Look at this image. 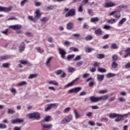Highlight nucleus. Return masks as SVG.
<instances>
[{"label":"nucleus","instance_id":"f257e3e1","mask_svg":"<svg viewBox=\"0 0 130 130\" xmlns=\"http://www.w3.org/2000/svg\"><path fill=\"white\" fill-rule=\"evenodd\" d=\"M109 97V96H108V95H104L100 97L90 96L89 100L92 103H96L99 102V101H102V100H107Z\"/></svg>","mask_w":130,"mask_h":130},{"label":"nucleus","instance_id":"f03ea898","mask_svg":"<svg viewBox=\"0 0 130 130\" xmlns=\"http://www.w3.org/2000/svg\"><path fill=\"white\" fill-rule=\"evenodd\" d=\"M64 13H67L65 15L66 18H69V17H74L76 15V9H69V8H64Z\"/></svg>","mask_w":130,"mask_h":130},{"label":"nucleus","instance_id":"7ed1b4c3","mask_svg":"<svg viewBox=\"0 0 130 130\" xmlns=\"http://www.w3.org/2000/svg\"><path fill=\"white\" fill-rule=\"evenodd\" d=\"M27 116L29 119H32V118L37 119V120L40 119V113L37 112L29 113L27 114Z\"/></svg>","mask_w":130,"mask_h":130},{"label":"nucleus","instance_id":"20e7f679","mask_svg":"<svg viewBox=\"0 0 130 130\" xmlns=\"http://www.w3.org/2000/svg\"><path fill=\"white\" fill-rule=\"evenodd\" d=\"M109 16H113L114 18L119 19V17L121 16V14L117 11H114L109 13Z\"/></svg>","mask_w":130,"mask_h":130},{"label":"nucleus","instance_id":"39448f33","mask_svg":"<svg viewBox=\"0 0 130 130\" xmlns=\"http://www.w3.org/2000/svg\"><path fill=\"white\" fill-rule=\"evenodd\" d=\"M115 6H116V4L114 3L113 2H106L104 5V8H113V7H115Z\"/></svg>","mask_w":130,"mask_h":130},{"label":"nucleus","instance_id":"423d86ee","mask_svg":"<svg viewBox=\"0 0 130 130\" xmlns=\"http://www.w3.org/2000/svg\"><path fill=\"white\" fill-rule=\"evenodd\" d=\"M58 50L59 51V54L61 55V57L64 59V58H66V54H67L66 50L62 48H58Z\"/></svg>","mask_w":130,"mask_h":130},{"label":"nucleus","instance_id":"0eeeda50","mask_svg":"<svg viewBox=\"0 0 130 130\" xmlns=\"http://www.w3.org/2000/svg\"><path fill=\"white\" fill-rule=\"evenodd\" d=\"M22 122H24V119H20V118H17L15 119H13L11 120V123L12 124H16L17 123H22Z\"/></svg>","mask_w":130,"mask_h":130},{"label":"nucleus","instance_id":"6e6552de","mask_svg":"<svg viewBox=\"0 0 130 130\" xmlns=\"http://www.w3.org/2000/svg\"><path fill=\"white\" fill-rule=\"evenodd\" d=\"M9 28L12 29L13 30H20V29H22V25L20 24H15L10 25Z\"/></svg>","mask_w":130,"mask_h":130},{"label":"nucleus","instance_id":"1a4fd4ad","mask_svg":"<svg viewBox=\"0 0 130 130\" xmlns=\"http://www.w3.org/2000/svg\"><path fill=\"white\" fill-rule=\"evenodd\" d=\"M13 9V7H4L0 6V12H11L12 11V9Z\"/></svg>","mask_w":130,"mask_h":130},{"label":"nucleus","instance_id":"9d476101","mask_svg":"<svg viewBox=\"0 0 130 130\" xmlns=\"http://www.w3.org/2000/svg\"><path fill=\"white\" fill-rule=\"evenodd\" d=\"M25 48H26V44L23 42H21L19 47V52L20 53L23 52L24 50H25Z\"/></svg>","mask_w":130,"mask_h":130},{"label":"nucleus","instance_id":"9b49d317","mask_svg":"<svg viewBox=\"0 0 130 130\" xmlns=\"http://www.w3.org/2000/svg\"><path fill=\"white\" fill-rule=\"evenodd\" d=\"M41 124H42V126H43V128H45L46 129H49L50 130V128H52V126H53V125L52 124H43V121H42L41 122Z\"/></svg>","mask_w":130,"mask_h":130},{"label":"nucleus","instance_id":"f8f14e48","mask_svg":"<svg viewBox=\"0 0 130 130\" xmlns=\"http://www.w3.org/2000/svg\"><path fill=\"white\" fill-rule=\"evenodd\" d=\"M79 79H80V78L77 77V78L74 79L73 81H72L71 82H70L69 83L65 85L64 88H69V87H72V86H73V85H74V84L75 83V82H76V81H78Z\"/></svg>","mask_w":130,"mask_h":130},{"label":"nucleus","instance_id":"ddd939ff","mask_svg":"<svg viewBox=\"0 0 130 130\" xmlns=\"http://www.w3.org/2000/svg\"><path fill=\"white\" fill-rule=\"evenodd\" d=\"M74 22H70L67 24L66 28L68 30H72V29H74Z\"/></svg>","mask_w":130,"mask_h":130},{"label":"nucleus","instance_id":"4468645a","mask_svg":"<svg viewBox=\"0 0 130 130\" xmlns=\"http://www.w3.org/2000/svg\"><path fill=\"white\" fill-rule=\"evenodd\" d=\"M35 14H36L35 18L37 21L38 19H40V17H41V15H42V14L40 13V10H37Z\"/></svg>","mask_w":130,"mask_h":130},{"label":"nucleus","instance_id":"2eb2a0df","mask_svg":"<svg viewBox=\"0 0 130 130\" xmlns=\"http://www.w3.org/2000/svg\"><path fill=\"white\" fill-rule=\"evenodd\" d=\"M107 116H108L109 118H115L117 117V116H119V114H115V113H109L107 115Z\"/></svg>","mask_w":130,"mask_h":130},{"label":"nucleus","instance_id":"dca6fc26","mask_svg":"<svg viewBox=\"0 0 130 130\" xmlns=\"http://www.w3.org/2000/svg\"><path fill=\"white\" fill-rule=\"evenodd\" d=\"M125 22H126V18H123L121 19L119 21V22L117 24L118 27H121V26H122V25H123V24H124V23H125Z\"/></svg>","mask_w":130,"mask_h":130},{"label":"nucleus","instance_id":"f3484780","mask_svg":"<svg viewBox=\"0 0 130 130\" xmlns=\"http://www.w3.org/2000/svg\"><path fill=\"white\" fill-rule=\"evenodd\" d=\"M27 82L26 81H21V82H19L17 83L16 85V87H23V86H26L27 85Z\"/></svg>","mask_w":130,"mask_h":130},{"label":"nucleus","instance_id":"a211bd4d","mask_svg":"<svg viewBox=\"0 0 130 130\" xmlns=\"http://www.w3.org/2000/svg\"><path fill=\"white\" fill-rule=\"evenodd\" d=\"M95 50L93 48H90L88 46L85 47V52L87 53H90V52H92V51H94Z\"/></svg>","mask_w":130,"mask_h":130},{"label":"nucleus","instance_id":"6ab92c4d","mask_svg":"<svg viewBox=\"0 0 130 130\" xmlns=\"http://www.w3.org/2000/svg\"><path fill=\"white\" fill-rule=\"evenodd\" d=\"M97 80L99 81V82H102V80H104V75L98 74L97 75Z\"/></svg>","mask_w":130,"mask_h":130},{"label":"nucleus","instance_id":"aec40b11","mask_svg":"<svg viewBox=\"0 0 130 130\" xmlns=\"http://www.w3.org/2000/svg\"><path fill=\"white\" fill-rule=\"evenodd\" d=\"M65 118L67 119V121L68 122H71L72 120H73V115H69L68 116H67Z\"/></svg>","mask_w":130,"mask_h":130},{"label":"nucleus","instance_id":"412c9836","mask_svg":"<svg viewBox=\"0 0 130 130\" xmlns=\"http://www.w3.org/2000/svg\"><path fill=\"white\" fill-rule=\"evenodd\" d=\"M73 112L75 115L76 119H78V118H80V115H79V113H78V111H77V110L74 109L73 110Z\"/></svg>","mask_w":130,"mask_h":130},{"label":"nucleus","instance_id":"4be33fe9","mask_svg":"<svg viewBox=\"0 0 130 130\" xmlns=\"http://www.w3.org/2000/svg\"><path fill=\"white\" fill-rule=\"evenodd\" d=\"M116 22H117V19L115 18H111L108 21L110 24H114V23H116Z\"/></svg>","mask_w":130,"mask_h":130},{"label":"nucleus","instance_id":"5701e85b","mask_svg":"<svg viewBox=\"0 0 130 130\" xmlns=\"http://www.w3.org/2000/svg\"><path fill=\"white\" fill-rule=\"evenodd\" d=\"M126 8V6H124V5H120L119 6L117 7V9L118 11H121L122 9H125Z\"/></svg>","mask_w":130,"mask_h":130},{"label":"nucleus","instance_id":"b1692460","mask_svg":"<svg viewBox=\"0 0 130 130\" xmlns=\"http://www.w3.org/2000/svg\"><path fill=\"white\" fill-rule=\"evenodd\" d=\"M94 33L96 35H102V30H101L100 28H98L95 30Z\"/></svg>","mask_w":130,"mask_h":130},{"label":"nucleus","instance_id":"393cba45","mask_svg":"<svg viewBox=\"0 0 130 130\" xmlns=\"http://www.w3.org/2000/svg\"><path fill=\"white\" fill-rule=\"evenodd\" d=\"M49 84L54 85V86H58V82L55 80H51L49 82Z\"/></svg>","mask_w":130,"mask_h":130},{"label":"nucleus","instance_id":"a878e982","mask_svg":"<svg viewBox=\"0 0 130 130\" xmlns=\"http://www.w3.org/2000/svg\"><path fill=\"white\" fill-rule=\"evenodd\" d=\"M81 90H82V87H75L74 88V93L77 94V93H79V92H80V91H81Z\"/></svg>","mask_w":130,"mask_h":130},{"label":"nucleus","instance_id":"bb28decb","mask_svg":"<svg viewBox=\"0 0 130 130\" xmlns=\"http://www.w3.org/2000/svg\"><path fill=\"white\" fill-rule=\"evenodd\" d=\"M98 71L100 73H106V72H107V70H106V69L103 68H99Z\"/></svg>","mask_w":130,"mask_h":130},{"label":"nucleus","instance_id":"cd10ccee","mask_svg":"<svg viewBox=\"0 0 130 130\" xmlns=\"http://www.w3.org/2000/svg\"><path fill=\"white\" fill-rule=\"evenodd\" d=\"M98 21H99V18H98V17H93V18H91L90 19V22L91 23H94L95 22H98Z\"/></svg>","mask_w":130,"mask_h":130},{"label":"nucleus","instance_id":"c85d7f7f","mask_svg":"<svg viewBox=\"0 0 130 130\" xmlns=\"http://www.w3.org/2000/svg\"><path fill=\"white\" fill-rule=\"evenodd\" d=\"M129 114H130V112L127 114H125L123 115L119 114V116H120L121 118H123V117H125V118H127V117H128V115H129Z\"/></svg>","mask_w":130,"mask_h":130},{"label":"nucleus","instance_id":"c756f323","mask_svg":"<svg viewBox=\"0 0 130 130\" xmlns=\"http://www.w3.org/2000/svg\"><path fill=\"white\" fill-rule=\"evenodd\" d=\"M27 18L28 20H30V21H32V22H37V19H36L35 17L33 18V16H28Z\"/></svg>","mask_w":130,"mask_h":130},{"label":"nucleus","instance_id":"7c9ffc66","mask_svg":"<svg viewBox=\"0 0 130 130\" xmlns=\"http://www.w3.org/2000/svg\"><path fill=\"white\" fill-rule=\"evenodd\" d=\"M111 49H118V46L116 45V44H112L111 46Z\"/></svg>","mask_w":130,"mask_h":130},{"label":"nucleus","instance_id":"2f4dec72","mask_svg":"<svg viewBox=\"0 0 130 130\" xmlns=\"http://www.w3.org/2000/svg\"><path fill=\"white\" fill-rule=\"evenodd\" d=\"M115 74L114 73H108L106 75V77L108 78H112V77H115Z\"/></svg>","mask_w":130,"mask_h":130},{"label":"nucleus","instance_id":"473e14b6","mask_svg":"<svg viewBox=\"0 0 130 130\" xmlns=\"http://www.w3.org/2000/svg\"><path fill=\"white\" fill-rule=\"evenodd\" d=\"M96 57L99 58V59H102V58H104L105 56H104V54H98L96 55Z\"/></svg>","mask_w":130,"mask_h":130},{"label":"nucleus","instance_id":"72a5a7b5","mask_svg":"<svg viewBox=\"0 0 130 130\" xmlns=\"http://www.w3.org/2000/svg\"><path fill=\"white\" fill-rule=\"evenodd\" d=\"M76 56L75 54H71V55H69L67 56V59L68 60H71V59H73L74 58V57Z\"/></svg>","mask_w":130,"mask_h":130},{"label":"nucleus","instance_id":"f704fd0d","mask_svg":"<svg viewBox=\"0 0 130 130\" xmlns=\"http://www.w3.org/2000/svg\"><path fill=\"white\" fill-rule=\"evenodd\" d=\"M60 122L61 124H67V123H69L68 120H67L66 118H63Z\"/></svg>","mask_w":130,"mask_h":130},{"label":"nucleus","instance_id":"c9c22d12","mask_svg":"<svg viewBox=\"0 0 130 130\" xmlns=\"http://www.w3.org/2000/svg\"><path fill=\"white\" fill-rule=\"evenodd\" d=\"M76 71V69H75L74 68L69 67L68 68V71L69 73H74V71Z\"/></svg>","mask_w":130,"mask_h":130},{"label":"nucleus","instance_id":"e433bc0d","mask_svg":"<svg viewBox=\"0 0 130 130\" xmlns=\"http://www.w3.org/2000/svg\"><path fill=\"white\" fill-rule=\"evenodd\" d=\"M52 60V57H50L47 60L46 64V66H47V67H49V63H50V61H51Z\"/></svg>","mask_w":130,"mask_h":130},{"label":"nucleus","instance_id":"4c0bfd02","mask_svg":"<svg viewBox=\"0 0 130 130\" xmlns=\"http://www.w3.org/2000/svg\"><path fill=\"white\" fill-rule=\"evenodd\" d=\"M118 67V64L116 63L115 61H113L112 63V67L113 69H116Z\"/></svg>","mask_w":130,"mask_h":130},{"label":"nucleus","instance_id":"58836bf2","mask_svg":"<svg viewBox=\"0 0 130 130\" xmlns=\"http://www.w3.org/2000/svg\"><path fill=\"white\" fill-rule=\"evenodd\" d=\"M10 66H11V64H10V63H4L2 64V67L6 69H8V68H9Z\"/></svg>","mask_w":130,"mask_h":130},{"label":"nucleus","instance_id":"ea45409f","mask_svg":"<svg viewBox=\"0 0 130 130\" xmlns=\"http://www.w3.org/2000/svg\"><path fill=\"white\" fill-rule=\"evenodd\" d=\"M62 73V70H58L55 71L54 73L57 75V76H59Z\"/></svg>","mask_w":130,"mask_h":130},{"label":"nucleus","instance_id":"a19ab883","mask_svg":"<svg viewBox=\"0 0 130 130\" xmlns=\"http://www.w3.org/2000/svg\"><path fill=\"white\" fill-rule=\"evenodd\" d=\"M15 111L14 110L11 109H8L7 113L8 114H13V113H15Z\"/></svg>","mask_w":130,"mask_h":130},{"label":"nucleus","instance_id":"79ce46f5","mask_svg":"<svg viewBox=\"0 0 130 130\" xmlns=\"http://www.w3.org/2000/svg\"><path fill=\"white\" fill-rule=\"evenodd\" d=\"M108 92V90L107 89L105 90H101L99 91V94H106Z\"/></svg>","mask_w":130,"mask_h":130},{"label":"nucleus","instance_id":"37998d69","mask_svg":"<svg viewBox=\"0 0 130 130\" xmlns=\"http://www.w3.org/2000/svg\"><path fill=\"white\" fill-rule=\"evenodd\" d=\"M48 9L49 10H55L56 9V5H51L48 7Z\"/></svg>","mask_w":130,"mask_h":130},{"label":"nucleus","instance_id":"c03bdc74","mask_svg":"<svg viewBox=\"0 0 130 130\" xmlns=\"http://www.w3.org/2000/svg\"><path fill=\"white\" fill-rule=\"evenodd\" d=\"M108 118H104V117H102L101 118V121L102 122H107L108 121Z\"/></svg>","mask_w":130,"mask_h":130},{"label":"nucleus","instance_id":"a18cd8bd","mask_svg":"<svg viewBox=\"0 0 130 130\" xmlns=\"http://www.w3.org/2000/svg\"><path fill=\"white\" fill-rule=\"evenodd\" d=\"M52 108V107H51V105L49 104L47 106V107L45 108V111L46 112L49 111V110H50Z\"/></svg>","mask_w":130,"mask_h":130},{"label":"nucleus","instance_id":"49530a36","mask_svg":"<svg viewBox=\"0 0 130 130\" xmlns=\"http://www.w3.org/2000/svg\"><path fill=\"white\" fill-rule=\"evenodd\" d=\"M38 76L37 74H31L29 76L28 79H34V78H36Z\"/></svg>","mask_w":130,"mask_h":130},{"label":"nucleus","instance_id":"de8ad7c7","mask_svg":"<svg viewBox=\"0 0 130 130\" xmlns=\"http://www.w3.org/2000/svg\"><path fill=\"white\" fill-rule=\"evenodd\" d=\"M104 29L105 30H109V29H111V26L108 25H105L103 27Z\"/></svg>","mask_w":130,"mask_h":130},{"label":"nucleus","instance_id":"09e8293b","mask_svg":"<svg viewBox=\"0 0 130 130\" xmlns=\"http://www.w3.org/2000/svg\"><path fill=\"white\" fill-rule=\"evenodd\" d=\"M0 128L1 129L7 128V125L4 123L0 124Z\"/></svg>","mask_w":130,"mask_h":130},{"label":"nucleus","instance_id":"8fccbe9b","mask_svg":"<svg viewBox=\"0 0 130 130\" xmlns=\"http://www.w3.org/2000/svg\"><path fill=\"white\" fill-rule=\"evenodd\" d=\"M51 118L50 116H48L45 117L43 121H46V122H48Z\"/></svg>","mask_w":130,"mask_h":130},{"label":"nucleus","instance_id":"3c124183","mask_svg":"<svg viewBox=\"0 0 130 130\" xmlns=\"http://www.w3.org/2000/svg\"><path fill=\"white\" fill-rule=\"evenodd\" d=\"M10 91L13 93V95H16V93H17V90L15 88H12L10 89Z\"/></svg>","mask_w":130,"mask_h":130},{"label":"nucleus","instance_id":"603ef678","mask_svg":"<svg viewBox=\"0 0 130 130\" xmlns=\"http://www.w3.org/2000/svg\"><path fill=\"white\" fill-rule=\"evenodd\" d=\"M81 59V56L77 55L75 58L73 60V61H77L78 60H80Z\"/></svg>","mask_w":130,"mask_h":130},{"label":"nucleus","instance_id":"864d4df0","mask_svg":"<svg viewBox=\"0 0 130 130\" xmlns=\"http://www.w3.org/2000/svg\"><path fill=\"white\" fill-rule=\"evenodd\" d=\"M70 49H71V50H73L74 52H79V49L78 48H74V47H71Z\"/></svg>","mask_w":130,"mask_h":130},{"label":"nucleus","instance_id":"5fc2aeb1","mask_svg":"<svg viewBox=\"0 0 130 130\" xmlns=\"http://www.w3.org/2000/svg\"><path fill=\"white\" fill-rule=\"evenodd\" d=\"M47 21H48V19L46 17H43L41 19V22H42L43 23L44 22H47Z\"/></svg>","mask_w":130,"mask_h":130},{"label":"nucleus","instance_id":"6e6d98bb","mask_svg":"<svg viewBox=\"0 0 130 130\" xmlns=\"http://www.w3.org/2000/svg\"><path fill=\"white\" fill-rule=\"evenodd\" d=\"M73 37H76V38H79L81 37V35L80 34H74L72 35Z\"/></svg>","mask_w":130,"mask_h":130},{"label":"nucleus","instance_id":"4d7b16f0","mask_svg":"<svg viewBox=\"0 0 130 130\" xmlns=\"http://www.w3.org/2000/svg\"><path fill=\"white\" fill-rule=\"evenodd\" d=\"M92 39H93V37H92V36H88L85 37V40L86 41H88L89 40H92Z\"/></svg>","mask_w":130,"mask_h":130},{"label":"nucleus","instance_id":"13d9d810","mask_svg":"<svg viewBox=\"0 0 130 130\" xmlns=\"http://www.w3.org/2000/svg\"><path fill=\"white\" fill-rule=\"evenodd\" d=\"M28 2V0H23L21 1L20 3L21 7H23L24 5H25V3H27Z\"/></svg>","mask_w":130,"mask_h":130},{"label":"nucleus","instance_id":"bf43d9fd","mask_svg":"<svg viewBox=\"0 0 130 130\" xmlns=\"http://www.w3.org/2000/svg\"><path fill=\"white\" fill-rule=\"evenodd\" d=\"M51 106L52 108V107H57V106H58L59 105V104H57V103H54V104H51Z\"/></svg>","mask_w":130,"mask_h":130},{"label":"nucleus","instance_id":"052dcab7","mask_svg":"<svg viewBox=\"0 0 130 130\" xmlns=\"http://www.w3.org/2000/svg\"><path fill=\"white\" fill-rule=\"evenodd\" d=\"M78 12H80V13H82L83 12V5H81L78 9Z\"/></svg>","mask_w":130,"mask_h":130},{"label":"nucleus","instance_id":"680f3d73","mask_svg":"<svg viewBox=\"0 0 130 130\" xmlns=\"http://www.w3.org/2000/svg\"><path fill=\"white\" fill-rule=\"evenodd\" d=\"M83 64V61H80L76 63L77 67H81Z\"/></svg>","mask_w":130,"mask_h":130},{"label":"nucleus","instance_id":"e2e57ef3","mask_svg":"<svg viewBox=\"0 0 130 130\" xmlns=\"http://www.w3.org/2000/svg\"><path fill=\"white\" fill-rule=\"evenodd\" d=\"M8 31H9V29H6L5 30L2 31L1 33H2V34H4V35H8Z\"/></svg>","mask_w":130,"mask_h":130},{"label":"nucleus","instance_id":"0e129e2a","mask_svg":"<svg viewBox=\"0 0 130 130\" xmlns=\"http://www.w3.org/2000/svg\"><path fill=\"white\" fill-rule=\"evenodd\" d=\"M38 52H39L40 53H42V52H43V51H44V50H43V49H41V48H38L37 49Z\"/></svg>","mask_w":130,"mask_h":130},{"label":"nucleus","instance_id":"69168bd1","mask_svg":"<svg viewBox=\"0 0 130 130\" xmlns=\"http://www.w3.org/2000/svg\"><path fill=\"white\" fill-rule=\"evenodd\" d=\"M117 118L115 120V121H116V122H118L119 121H120V120H121V119L122 118H121L120 116H117Z\"/></svg>","mask_w":130,"mask_h":130},{"label":"nucleus","instance_id":"338daca9","mask_svg":"<svg viewBox=\"0 0 130 130\" xmlns=\"http://www.w3.org/2000/svg\"><path fill=\"white\" fill-rule=\"evenodd\" d=\"M88 124L91 125V126H94V125H95V122H94V121H89Z\"/></svg>","mask_w":130,"mask_h":130},{"label":"nucleus","instance_id":"774afa93","mask_svg":"<svg viewBox=\"0 0 130 130\" xmlns=\"http://www.w3.org/2000/svg\"><path fill=\"white\" fill-rule=\"evenodd\" d=\"M21 129H22V127L20 126H15L13 128V130H21Z\"/></svg>","mask_w":130,"mask_h":130}]
</instances>
